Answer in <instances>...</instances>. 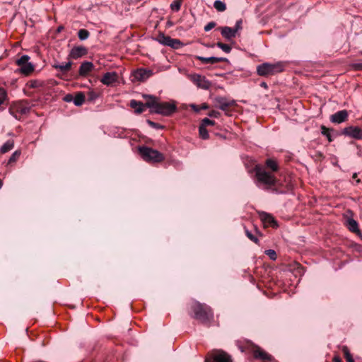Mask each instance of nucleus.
<instances>
[{
    "label": "nucleus",
    "mask_w": 362,
    "mask_h": 362,
    "mask_svg": "<svg viewBox=\"0 0 362 362\" xmlns=\"http://www.w3.org/2000/svg\"><path fill=\"white\" fill-rule=\"evenodd\" d=\"M342 351L344 355V358L346 361V362H355L351 354L350 353L349 349L347 346H344L342 347Z\"/></svg>",
    "instance_id": "nucleus-29"
},
{
    "label": "nucleus",
    "mask_w": 362,
    "mask_h": 362,
    "mask_svg": "<svg viewBox=\"0 0 362 362\" xmlns=\"http://www.w3.org/2000/svg\"><path fill=\"white\" fill-rule=\"evenodd\" d=\"M87 49L83 46L74 47L69 54L70 58L76 59L87 54Z\"/></svg>",
    "instance_id": "nucleus-15"
},
{
    "label": "nucleus",
    "mask_w": 362,
    "mask_h": 362,
    "mask_svg": "<svg viewBox=\"0 0 362 362\" xmlns=\"http://www.w3.org/2000/svg\"><path fill=\"white\" fill-rule=\"evenodd\" d=\"M215 124V122L209 119V118H204L202 120L200 125H204V127L206 126H213Z\"/></svg>",
    "instance_id": "nucleus-41"
},
{
    "label": "nucleus",
    "mask_w": 362,
    "mask_h": 362,
    "mask_svg": "<svg viewBox=\"0 0 362 362\" xmlns=\"http://www.w3.org/2000/svg\"><path fill=\"white\" fill-rule=\"evenodd\" d=\"M259 216L265 227H272L274 228H278L279 225L277 221L270 214L267 212H261L259 214Z\"/></svg>",
    "instance_id": "nucleus-11"
},
{
    "label": "nucleus",
    "mask_w": 362,
    "mask_h": 362,
    "mask_svg": "<svg viewBox=\"0 0 362 362\" xmlns=\"http://www.w3.org/2000/svg\"><path fill=\"white\" fill-rule=\"evenodd\" d=\"M356 235L360 238V239L362 240V233L361 230H359V233H356Z\"/></svg>",
    "instance_id": "nucleus-53"
},
{
    "label": "nucleus",
    "mask_w": 362,
    "mask_h": 362,
    "mask_svg": "<svg viewBox=\"0 0 362 362\" xmlns=\"http://www.w3.org/2000/svg\"><path fill=\"white\" fill-rule=\"evenodd\" d=\"M216 26V23L214 22V21H211V22H209V23H207L205 26H204V31L205 32H209V30H211L212 28H214V27Z\"/></svg>",
    "instance_id": "nucleus-43"
},
{
    "label": "nucleus",
    "mask_w": 362,
    "mask_h": 362,
    "mask_svg": "<svg viewBox=\"0 0 362 362\" xmlns=\"http://www.w3.org/2000/svg\"><path fill=\"white\" fill-rule=\"evenodd\" d=\"M233 30H235V33L240 30L242 29V20H238L236 21L235 25L234 28H232Z\"/></svg>",
    "instance_id": "nucleus-44"
},
{
    "label": "nucleus",
    "mask_w": 362,
    "mask_h": 362,
    "mask_svg": "<svg viewBox=\"0 0 362 362\" xmlns=\"http://www.w3.org/2000/svg\"><path fill=\"white\" fill-rule=\"evenodd\" d=\"M331 122L334 123H339V111L335 112L334 115H332L330 117Z\"/></svg>",
    "instance_id": "nucleus-42"
},
{
    "label": "nucleus",
    "mask_w": 362,
    "mask_h": 362,
    "mask_svg": "<svg viewBox=\"0 0 362 362\" xmlns=\"http://www.w3.org/2000/svg\"><path fill=\"white\" fill-rule=\"evenodd\" d=\"M220 115V112L216 110H211L209 113V116L211 117H215L217 118Z\"/></svg>",
    "instance_id": "nucleus-47"
},
{
    "label": "nucleus",
    "mask_w": 362,
    "mask_h": 362,
    "mask_svg": "<svg viewBox=\"0 0 362 362\" xmlns=\"http://www.w3.org/2000/svg\"><path fill=\"white\" fill-rule=\"evenodd\" d=\"M285 64L283 62L274 64L265 62L257 66V73L260 76L267 77L284 71Z\"/></svg>",
    "instance_id": "nucleus-4"
},
{
    "label": "nucleus",
    "mask_w": 362,
    "mask_h": 362,
    "mask_svg": "<svg viewBox=\"0 0 362 362\" xmlns=\"http://www.w3.org/2000/svg\"><path fill=\"white\" fill-rule=\"evenodd\" d=\"M204 362H233L230 354L221 349L214 350L208 354Z\"/></svg>",
    "instance_id": "nucleus-6"
},
{
    "label": "nucleus",
    "mask_w": 362,
    "mask_h": 362,
    "mask_svg": "<svg viewBox=\"0 0 362 362\" xmlns=\"http://www.w3.org/2000/svg\"><path fill=\"white\" fill-rule=\"evenodd\" d=\"M260 86L264 88H267V84L265 82H262Z\"/></svg>",
    "instance_id": "nucleus-52"
},
{
    "label": "nucleus",
    "mask_w": 362,
    "mask_h": 362,
    "mask_svg": "<svg viewBox=\"0 0 362 362\" xmlns=\"http://www.w3.org/2000/svg\"><path fill=\"white\" fill-rule=\"evenodd\" d=\"M265 165L273 172H276L279 170V165L277 162L272 158H268L266 160Z\"/></svg>",
    "instance_id": "nucleus-23"
},
{
    "label": "nucleus",
    "mask_w": 362,
    "mask_h": 362,
    "mask_svg": "<svg viewBox=\"0 0 362 362\" xmlns=\"http://www.w3.org/2000/svg\"><path fill=\"white\" fill-rule=\"evenodd\" d=\"M2 185H3V183H2L1 180L0 179V189L1 188Z\"/></svg>",
    "instance_id": "nucleus-54"
},
{
    "label": "nucleus",
    "mask_w": 362,
    "mask_h": 362,
    "mask_svg": "<svg viewBox=\"0 0 362 362\" xmlns=\"http://www.w3.org/2000/svg\"><path fill=\"white\" fill-rule=\"evenodd\" d=\"M214 6L219 12H223L226 9V4L220 0L215 1Z\"/></svg>",
    "instance_id": "nucleus-28"
},
{
    "label": "nucleus",
    "mask_w": 362,
    "mask_h": 362,
    "mask_svg": "<svg viewBox=\"0 0 362 362\" xmlns=\"http://www.w3.org/2000/svg\"><path fill=\"white\" fill-rule=\"evenodd\" d=\"M197 59L200 61L203 64H216L218 62H228V59L226 57H197Z\"/></svg>",
    "instance_id": "nucleus-16"
},
{
    "label": "nucleus",
    "mask_w": 362,
    "mask_h": 362,
    "mask_svg": "<svg viewBox=\"0 0 362 362\" xmlns=\"http://www.w3.org/2000/svg\"><path fill=\"white\" fill-rule=\"evenodd\" d=\"M30 110V107L26 105H23L20 104L17 107V111L21 115H25L28 113Z\"/></svg>",
    "instance_id": "nucleus-36"
},
{
    "label": "nucleus",
    "mask_w": 362,
    "mask_h": 362,
    "mask_svg": "<svg viewBox=\"0 0 362 362\" xmlns=\"http://www.w3.org/2000/svg\"><path fill=\"white\" fill-rule=\"evenodd\" d=\"M353 177H356V173H355V174H354V176H353Z\"/></svg>",
    "instance_id": "nucleus-56"
},
{
    "label": "nucleus",
    "mask_w": 362,
    "mask_h": 362,
    "mask_svg": "<svg viewBox=\"0 0 362 362\" xmlns=\"http://www.w3.org/2000/svg\"><path fill=\"white\" fill-rule=\"evenodd\" d=\"M252 354L255 358L260 359L264 362L270 361L272 360V356L259 346H255L252 349Z\"/></svg>",
    "instance_id": "nucleus-13"
},
{
    "label": "nucleus",
    "mask_w": 362,
    "mask_h": 362,
    "mask_svg": "<svg viewBox=\"0 0 362 362\" xmlns=\"http://www.w3.org/2000/svg\"><path fill=\"white\" fill-rule=\"evenodd\" d=\"M130 107L134 109V112L136 114H141L144 111V107L146 106V103L143 104L141 102L137 101L136 100H132L130 101Z\"/></svg>",
    "instance_id": "nucleus-21"
},
{
    "label": "nucleus",
    "mask_w": 362,
    "mask_h": 362,
    "mask_svg": "<svg viewBox=\"0 0 362 362\" xmlns=\"http://www.w3.org/2000/svg\"><path fill=\"white\" fill-rule=\"evenodd\" d=\"M100 95L99 92H96L93 90H90L87 92V101L90 103H94Z\"/></svg>",
    "instance_id": "nucleus-26"
},
{
    "label": "nucleus",
    "mask_w": 362,
    "mask_h": 362,
    "mask_svg": "<svg viewBox=\"0 0 362 362\" xmlns=\"http://www.w3.org/2000/svg\"><path fill=\"white\" fill-rule=\"evenodd\" d=\"M199 134L202 139H208L209 138V132L204 125H200L199 127Z\"/></svg>",
    "instance_id": "nucleus-30"
},
{
    "label": "nucleus",
    "mask_w": 362,
    "mask_h": 362,
    "mask_svg": "<svg viewBox=\"0 0 362 362\" xmlns=\"http://www.w3.org/2000/svg\"><path fill=\"white\" fill-rule=\"evenodd\" d=\"M85 101V95L83 93L80 92L78 93L74 98V103L76 106H81L83 105V103Z\"/></svg>",
    "instance_id": "nucleus-27"
},
{
    "label": "nucleus",
    "mask_w": 362,
    "mask_h": 362,
    "mask_svg": "<svg viewBox=\"0 0 362 362\" xmlns=\"http://www.w3.org/2000/svg\"><path fill=\"white\" fill-rule=\"evenodd\" d=\"M221 33L222 36L228 40H230L236 35L235 30H233L232 28L228 26L222 27L221 28Z\"/></svg>",
    "instance_id": "nucleus-20"
},
{
    "label": "nucleus",
    "mask_w": 362,
    "mask_h": 362,
    "mask_svg": "<svg viewBox=\"0 0 362 362\" xmlns=\"http://www.w3.org/2000/svg\"><path fill=\"white\" fill-rule=\"evenodd\" d=\"M146 122L150 127H151L154 129H162L164 128V127L163 125H161L158 123L154 122L151 120L148 119Z\"/></svg>",
    "instance_id": "nucleus-40"
},
{
    "label": "nucleus",
    "mask_w": 362,
    "mask_h": 362,
    "mask_svg": "<svg viewBox=\"0 0 362 362\" xmlns=\"http://www.w3.org/2000/svg\"><path fill=\"white\" fill-rule=\"evenodd\" d=\"M19 155H20V152H18V151H16L14 153H13V154L10 157L8 162L9 163L15 162L16 160V157L18 156Z\"/></svg>",
    "instance_id": "nucleus-45"
},
{
    "label": "nucleus",
    "mask_w": 362,
    "mask_h": 362,
    "mask_svg": "<svg viewBox=\"0 0 362 362\" xmlns=\"http://www.w3.org/2000/svg\"><path fill=\"white\" fill-rule=\"evenodd\" d=\"M38 86V81H30V88H37Z\"/></svg>",
    "instance_id": "nucleus-48"
},
{
    "label": "nucleus",
    "mask_w": 362,
    "mask_h": 362,
    "mask_svg": "<svg viewBox=\"0 0 362 362\" xmlns=\"http://www.w3.org/2000/svg\"><path fill=\"white\" fill-rule=\"evenodd\" d=\"M215 101L216 103V106L221 110H226L228 107L233 105L235 103L233 100L229 101L223 97H217L216 98Z\"/></svg>",
    "instance_id": "nucleus-18"
},
{
    "label": "nucleus",
    "mask_w": 362,
    "mask_h": 362,
    "mask_svg": "<svg viewBox=\"0 0 362 362\" xmlns=\"http://www.w3.org/2000/svg\"><path fill=\"white\" fill-rule=\"evenodd\" d=\"M30 57L27 54L16 59V63L19 66L18 71L25 76H28L34 71V65L29 62Z\"/></svg>",
    "instance_id": "nucleus-7"
},
{
    "label": "nucleus",
    "mask_w": 362,
    "mask_h": 362,
    "mask_svg": "<svg viewBox=\"0 0 362 362\" xmlns=\"http://www.w3.org/2000/svg\"><path fill=\"white\" fill-rule=\"evenodd\" d=\"M71 65H72V62L71 61H69V62H68L65 64H54L52 65V66L55 69H59L62 72L65 73L70 70Z\"/></svg>",
    "instance_id": "nucleus-22"
},
{
    "label": "nucleus",
    "mask_w": 362,
    "mask_h": 362,
    "mask_svg": "<svg viewBox=\"0 0 362 362\" xmlns=\"http://www.w3.org/2000/svg\"><path fill=\"white\" fill-rule=\"evenodd\" d=\"M182 3L175 0L170 4V8L174 11H179L181 8Z\"/></svg>",
    "instance_id": "nucleus-37"
},
{
    "label": "nucleus",
    "mask_w": 362,
    "mask_h": 362,
    "mask_svg": "<svg viewBox=\"0 0 362 362\" xmlns=\"http://www.w3.org/2000/svg\"><path fill=\"white\" fill-rule=\"evenodd\" d=\"M14 146V142L13 140H8L5 142L0 148V152L1 153H6L8 151H11Z\"/></svg>",
    "instance_id": "nucleus-25"
},
{
    "label": "nucleus",
    "mask_w": 362,
    "mask_h": 362,
    "mask_svg": "<svg viewBox=\"0 0 362 362\" xmlns=\"http://www.w3.org/2000/svg\"><path fill=\"white\" fill-rule=\"evenodd\" d=\"M143 98L147 100L146 106L151 109V113L168 117L177 110V105L175 101L160 102L158 98L152 95H144Z\"/></svg>",
    "instance_id": "nucleus-1"
},
{
    "label": "nucleus",
    "mask_w": 362,
    "mask_h": 362,
    "mask_svg": "<svg viewBox=\"0 0 362 362\" xmlns=\"http://www.w3.org/2000/svg\"><path fill=\"white\" fill-rule=\"evenodd\" d=\"M188 78L192 81L199 88L204 90H209L211 86V82L206 79V78L200 74H190Z\"/></svg>",
    "instance_id": "nucleus-9"
},
{
    "label": "nucleus",
    "mask_w": 362,
    "mask_h": 362,
    "mask_svg": "<svg viewBox=\"0 0 362 362\" xmlns=\"http://www.w3.org/2000/svg\"><path fill=\"white\" fill-rule=\"evenodd\" d=\"M118 78L119 77L117 72H107L100 79V82L106 86H112L114 83L118 81Z\"/></svg>",
    "instance_id": "nucleus-14"
},
{
    "label": "nucleus",
    "mask_w": 362,
    "mask_h": 362,
    "mask_svg": "<svg viewBox=\"0 0 362 362\" xmlns=\"http://www.w3.org/2000/svg\"><path fill=\"white\" fill-rule=\"evenodd\" d=\"M71 95H67L65 96L64 100L67 102H70L71 100Z\"/></svg>",
    "instance_id": "nucleus-50"
},
{
    "label": "nucleus",
    "mask_w": 362,
    "mask_h": 362,
    "mask_svg": "<svg viewBox=\"0 0 362 362\" xmlns=\"http://www.w3.org/2000/svg\"><path fill=\"white\" fill-rule=\"evenodd\" d=\"M348 117V112L346 110H341V123L346 121Z\"/></svg>",
    "instance_id": "nucleus-46"
},
{
    "label": "nucleus",
    "mask_w": 362,
    "mask_h": 362,
    "mask_svg": "<svg viewBox=\"0 0 362 362\" xmlns=\"http://www.w3.org/2000/svg\"><path fill=\"white\" fill-rule=\"evenodd\" d=\"M352 215L353 212L351 210H348L346 214H344V225L350 232L356 234L359 233L360 229L358 222L352 218Z\"/></svg>",
    "instance_id": "nucleus-8"
},
{
    "label": "nucleus",
    "mask_w": 362,
    "mask_h": 362,
    "mask_svg": "<svg viewBox=\"0 0 362 362\" xmlns=\"http://www.w3.org/2000/svg\"><path fill=\"white\" fill-rule=\"evenodd\" d=\"M341 134L349 138L362 140V129L358 126H349L344 128Z\"/></svg>",
    "instance_id": "nucleus-10"
},
{
    "label": "nucleus",
    "mask_w": 362,
    "mask_h": 362,
    "mask_svg": "<svg viewBox=\"0 0 362 362\" xmlns=\"http://www.w3.org/2000/svg\"><path fill=\"white\" fill-rule=\"evenodd\" d=\"M152 75V71L145 69H139L132 74L134 80L137 81H144Z\"/></svg>",
    "instance_id": "nucleus-12"
},
{
    "label": "nucleus",
    "mask_w": 362,
    "mask_h": 362,
    "mask_svg": "<svg viewBox=\"0 0 362 362\" xmlns=\"http://www.w3.org/2000/svg\"><path fill=\"white\" fill-rule=\"evenodd\" d=\"M94 68V65L90 62H83L81 63L78 73L79 75L81 76H86L88 74L89 72H90Z\"/></svg>",
    "instance_id": "nucleus-19"
},
{
    "label": "nucleus",
    "mask_w": 362,
    "mask_h": 362,
    "mask_svg": "<svg viewBox=\"0 0 362 362\" xmlns=\"http://www.w3.org/2000/svg\"><path fill=\"white\" fill-rule=\"evenodd\" d=\"M321 134L327 139L329 142L332 141L338 136V132L336 130L327 128L324 125L321 126Z\"/></svg>",
    "instance_id": "nucleus-17"
},
{
    "label": "nucleus",
    "mask_w": 362,
    "mask_h": 362,
    "mask_svg": "<svg viewBox=\"0 0 362 362\" xmlns=\"http://www.w3.org/2000/svg\"><path fill=\"white\" fill-rule=\"evenodd\" d=\"M333 361L334 362H339V356H338V355L334 356V357L333 358Z\"/></svg>",
    "instance_id": "nucleus-51"
},
{
    "label": "nucleus",
    "mask_w": 362,
    "mask_h": 362,
    "mask_svg": "<svg viewBox=\"0 0 362 362\" xmlns=\"http://www.w3.org/2000/svg\"><path fill=\"white\" fill-rule=\"evenodd\" d=\"M139 152L142 158L148 163H160L164 160L165 156L158 151L148 146H139Z\"/></svg>",
    "instance_id": "nucleus-5"
},
{
    "label": "nucleus",
    "mask_w": 362,
    "mask_h": 362,
    "mask_svg": "<svg viewBox=\"0 0 362 362\" xmlns=\"http://www.w3.org/2000/svg\"><path fill=\"white\" fill-rule=\"evenodd\" d=\"M265 254L268 255L272 260H276L277 258L276 253L274 250H267Z\"/></svg>",
    "instance_id": "nucleus-39"
},
{
    "label": "nucleus",
    "mask_w": 362,
    "mask_h": 362,
    "mask_svg": "<svg viewBox=\"0 0 362 362\" xmlns=\"http://www.w3.org/2000/svg\"><path fill=\"white\" fill-rule=\"evenodd\" d=\"M90 35L89 32L86 29H81L78 32V37L81 40H86Z\"/></svg>",
    "instance_id": "nucleus-32"
},
{
    "label": "nucleus",
    "mask_w": 362,
    "mask_h": 362,
    "mask_svg": "<svg viewBox=\"0 0 362 362\" xmlns=\"http://www.w3.org/2000/svg\"><path fill=\"white\" fill-rule=\"evenodd\" d=\"M189 315L206 325H209L214 320V313L211 307L198 301H193L190 304Z\"/></svg>",
    "instance_id": "nucleus-2"
},
{
    "label": "nucleus",
    "mask_w": 362,
    "mask_h": 362,
    "mask_svg": "<svg viewBox=\"0 0 362 362\" xmlns=\"http://www.w3.org/2000/svg\"><path fill=\"white\" fill-rule=\"evenodd\" d=\"M171 38L170 36L160 33L157 37V41L163 45L169 47Z\"/></svg>",
    "instance_id": "nucleus-24"
},
{
    "label": "nucleus",
    "mask_w": 362,
    "mask_h": 362,
    "mask_svg": "<svg viewBox=\"0 0 362 362\" xmlns=\"http://www.w3.org/2000/svg\"><path fill=\"white\" fill-rule=\"evenodd\" d=\"M216 45L226 53H230L231 51V47L229 45L218 42Z\"/></svg>",
    "instance_id": "nucleus-33"
},
{
    "label": "nucleus",
    "mask_w": 362,
    "mask_h": 362,
    "mask_svg": "<svg viewBox=\"0 0 362 362\" xmlns=\"http://www.w3.org/2000/svg\"><path fill=\"white\" fill-rule=\"evenodd\" d=\"M7 98V92L4 88L0 87V106L5 102Z\"/></svg>",
    "instance_id": "nucleus-38"
},
{
    "label": "nucleus",
    "mask_w": 362,
    "mask_h": 362,
    "mask_svg": "<svg viewBox=\"0 0 362 362\" xmlns=\"http://www.w3.org/2000/svg\"><path fill=\"white\" fill-rule=\"evenodd\" d=\"M190 107L196 112H199L201 110H207L209 108V105L206 103H203L200 107L197 105L192 104Z\"/></svg>",
    "instance_id": "nucleus-35"
},
{
    "label": "nucleus",
    "mask_w": 362,
    "mask_h": 362,
    "mask_svg": "<svg viewBox=\"0 0 362 362\" xmlns=\"http://www.w3.org/2000/svg\"><path fill=\"white\" fill-rule=\"evenodd\" d=\"M169 47L173 49H179L183 46V43L179 39L171 38Z\"/></svg>",
    "instance_id": "nucleus-31"
},
{
    "label": "nucleus",
    "mask_w": 362,
    "mask_h": 362,
    "mask_svg": "<svg viewBox=\"0 0 362 362\" xmlns=\"http://www.w3.org/2000/svg\"><path fill=\"white\" fill-rule=\"evenodd\" d=\"M245 233L246 236L252 242H254L256 244H259V239L254 235L252 232H250L248 229H245Z\"/></svg>",
    "instance_id": "nucleus-34"
},
{
    "label": "nucleus",
    "mask_w": 362,
    "mask_h": 362,
    "mask_svg": "<svg viewBox=\"0 0 362 362\" xmlns=\"http://www.w3.org/2000/svg\"><path fill=\"white\" fill-rule=\"evenodd\" d=\"M255 177L258 187L264 186L266 189L271 188L276 183V179L272 173L266 171L259 165L255 167Z\"/></svg>",
    "instance_id": "nucleus-3"
},
{
    "label": "nucleus",
    "mask_w": 362,
    "mask_h": 362,
    "mask_svg": "<svg viewBox=\"0 0 362 362\" xmlns=\"http://www.w3.org/2000/svg\"><path fill=\"white\" fill-rule=\"evenodd\" d=\"M354 68L356 70L361 71L362 70V63H357L354 64Z\"/></svg>",
    "instance_id": "nucleus-49"
},
{
    "label": "nucleus",
    "mask_w": 362,
    "mask_h": 362,
    "mask_svg": "<svg viewBox=\"0 0 362 362\" xmlns=\"http://www.w3.org/2000/svg\"><path fill=\"white\" fill-rule=\"evenodd\" d=\"M62 27H59V28H58V30H59V31L62 30Z\"/></svg>",
    "instance_id": "nucleus-55"
}]
</instances>
